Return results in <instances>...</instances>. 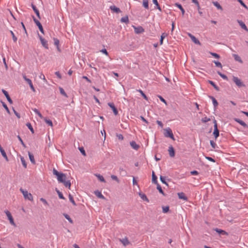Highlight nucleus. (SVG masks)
Here are the masks:
<instances>
[{
	"label": "nucleus",
	"mask_w": 248,
	"mask_h": 248,
	"mask_svg": "<svg viewBox=\"0 0 248 248\" xmlns=\"http://www.w3.org/2000/svg\"><path fill=\"white\" fill-rule=\"evenodd\" d=\"M53 174L57 176L58 181L59 183L64 182V181L66 179L65 174L59 172L55 168L53 170Z\"/></svg>",
	"instance_id": "nucleus-1"
},
{
	"label": "nucleus",
	"mask_w": 248,
	"mask_h": 248,
	"mask_svg": "<svg viewBox=\"0 0 248 248\" xmlns=\"http://www.w3.org/2000/svg\"><path fill=\"white\" fill-rule=\"evenodd\" d=\"M20 192L22 193L24 198L26 200H28L30 201H33V197L31 193H29L27 190L23 189V188H20Z\"/></svg>",
	"instance_id": "nucleus-2"
},
{
	"label": "nucleus",
	"mask_w": 248,
	"mask_h": 248,
	"mask_svg": "<svg viewBox=\"0 0 248 248\" xmlns=\"http://www.w3.org/2000/svg\"><path fill=\"white\" fill-rule=\"evenodd\" d=\"M4 212L6 214L8 219L9 220L10 223L12 225H13L14 226H16V224H15V223L14 222V219L13 218V217H12L11 213L8 210L5 211Z\"/></svg>",
	"instance_id": "nucleus-3"
},
{
	"label": "nucleus",
	"mask_w": 248,
	"mask_h": 248,
	"mask_svg": "<svg viewBox=\"0 0 248 248\" xmlns=\"http://www.w3.org/2000/svg\"><path fill=\"white\" fill-rule=\"evenodd\" d=\"M232 79L233 82L236 84L239 87L245 86V85L243 83L241 80L238 78L236 77L233 76Z\"/></svg>",
	"instance_id": "nucleus-4"
},
{
	"label": "nucleus",
	"mask_w": 248,
	"mask_h": 248,
	"mask_svg": "<svg viewBox=\"0 0 248 248\" xmlns=\"http://www.w3.org/2000/svg\"><path fill=\"white\" fill-rule=\"evenodd\" d=\"M165 136L166 137H170L172 140H174L172 130L170 128L165 130Z\"/></svg>",
	"instance_id": "nucleus-5"
},
{
	"label": "nucleus",
	"mask_w": 248,
	"mask_h": 248,
	"mask_svg": "<svg viewBox=\"0 0 248 248\" xmlns=\"http://www.w3.org/2000/svg\"><path fill=\"white\" fill-rule=\"evenodd\" d=\"M214 131L213 132V134L215 137L216 139H217L219 136V131L217 129V122L216 120L214 121Z\"/></svg>",
	"instance_id": "nucleus-6"
},
{
	"label": "nucleus",
	"mask_w": 248,
	"mask_h": 248,
	"mask_svg": "<svg viewBox=\"0 0 248 248\" xmlns=\"http://www.w3.org/2000/svg\"><path fill=\"white\" fill-rule=\"evenodd\" d=\"M39 39L42 46L46 49L48 48L47 41L38 34Z\"/></svg>",
	"instance_id": "nucleus-7"
},
{
	"label": "nucleus",
	"mask_w": 248,
	"mask_h": 248,
	"mask_svg": "<svg viewBox=\"0 0 248 248\" xmlns=\"http://www.w3.org/2000/svg\"><path fill=\"white\" fill-rule=\"evenodd\" d=\"M132 27L134 29L135 32L137 34H140L144 31V29L141 26L136 27L132 26Z\"/></svg>",
	"instance_id": "nucleus-8"
},
{
	"label": "nucleus",
	"mask_w": 248,
	"mask_h": 248,
	"mask_svg": "<svg viewBox=\"0 0 248 248\" xmlns=\"http://www.w3.org/2000/svg\"><path fill=\"white\" fill-rule=\"evenodd\" d=\"M33 20H34V22L35 23L36 25L38 27V28H39L40 31L42 33H44V30H43V27H42L41 23L39 21V20L36 19L34 16H33Z\"/></svg>",
	"instance_id": "nucleus-9"
},
{
	"label": "nucleus",
	"mask_w": 248,
	"mask_h": 248,
	"mask_svg": "<svg viewBox=\"0 0 248 248\" xmlns=\"http://www.w3.org/2000/svg\"><path fill=\"white\" fill-rule=\"evenodd\" d=\"M108 105L109 107L112 109L113 113L115 115H117L118 114V111L116 108L115 107L114 104L113 103H108Z\"/></svg>",
	"instance_id": "nucleus-10"
},
{
	"label": "nucleus",
	"mask_w": 248,
	"mask_h": 248,
	"mask_svg": "<svg viewBox=\"0 0 248 248\" xmlns=\"http://www.w3.org/2000/svg\"><path fill=\"white\" fill-rule=\"evenodd\" d=\"M188 36L191 38V40L196 44L200 45V41L192 34L190 33H188Z\"/></svg>",
	"instance_id": "nucleus-11"
},
{
	"label": "nucleus",
	"mask_w": 248,
	"mask_h": 248,
	"mask_svg": "<svg viewBox=\"0 0 248 248\" xmlns=\"http://www.w3.org/2000/svg\"><path fill=\"white\" fill-rule=\"evenodd\" d=\"M2 92L3 93V94H4V95L5 96V97H6V98H7L8 101L9 102V103L12 104L13 101H12V99H11L10 96L9 95L8 92L7 91H6L5 90H4V89L2 90Z\"/></svg>",
	"instance_id": "nucleus-12"
},
{
	"label": "nucleus",
	"mask_w": 248,
	"mask_h": 248,
	"mask_svg": "<svg viewBox=\"0 0 248 248\" xmlns=\"http://www.w3.org/2000/svg\"><path fill=\"white\" fill-rule=\"evenodd\" d=\"M168 151H169V155L170 157H173L174 156L175 152H174V148H173V147L172 146H170L169 147Z\"/></svg>",
	"instance_id": "nucleus-13"
},
{
	"label": "nucleus",
	"mask_w": 248,
	"mask_h": 248,
	"mask_svg": "<svg viewBox=\"0 0 248 248\" xmlns=\"http://www.w3.org/2000/svg\"><path fill=\"white\" fill-rule=\"evenodd\" d=\"M130 144L131 147L136 150H138L140 148V146L138 145L135 141H131Z\"/></svg>",
	"instance_id": "nucleus-14"
},
{
	"label": "nucleus",
	"mask_w": 248,
	"mask_h": 248,
	"mask_svg": "<svg viewBox=\"0 0 248 248\" xmlns=\"http://www.w3.org/2000/svg\"><path fill=\"white\" fill-rule=\"evenodd\" d=\"M234 121L235 122H237L238 123H239V124H240L241 125H242L244 127H248L247 124L244 121H243L242 120H240L239 119L235 118L234 119Z\"/></svg>",
	"instance_id": "nucleus-15"
},
{
	"label": "nucleus",
	"mask_w": 248,
	"mask_h": 248,
	"mask_svg": "<svg viewBox=\"0 0 248 248\" xmlns=\"http://www.w3.org/2000/svg\"><path fill=\"white\" fill-rule=\"evenodd\" d=\"M237 22L239 23V25L241 26V27L243 29H244V30H245V31H248V29L246 25H245V24L243 21H242L241 20H238Z\"/></svg>",
	"instance_id": "nucleus-16"
},
{
	"label": "nucleus",
	"mask_w": 248,
	"mask_h": 248,
	"mask_svg": "<svg viewBox=\"0 0 248 248\" xmlns=\"http://www.w3.org/2000/svg\"><path fill=\"white\" fill-rule=\"evenodd\" d=\"M0 153H1L2 156L6 159V161H8V159L7 156L6 155V154L5 151L4 150V149L1 147L0 145Z\"/></svg>",
	"instance_id": "nucleus-17"
},
{
	"label": "nucleus",
	"mask_w": 248,
	"mask_h": 248,
	"mask_svg": "<svg viewBox=\"0 0 248 248\" xmlns=\"http://www.w3.org/2000/svg\"><path fill=\"white\" fill-rule=\"evenodd\" d=\"M178 196L179 199L184 200V201H187V198L185 194L183 192H180L178 193Z\"/></svg>",
	"instance_id": "nucleus-18"
},
{
	"label": "nucleus",
	"mask_w": 248,
	"mask_h": 248,
	"mask_svg": "<svg viewBox=\"0 0 248 248\" xmlns=\"http://www.w3.org/2000/svg\"><path fill=\"white\" fill-rule=\"evenodd\" d=\"M110 9L112 11H113V12H115L116 13H119L121 12V10H120V8L116 7L114 5L110 6Z\"/></svg>",
	"instance_id": "nucleus-19"
},
{
	"label": "nucleus",
	"mask_w": 248,
	"mask_h": 248,
	"mask_svg": "<svg viewBox=\"0 0 248 248\" xmlns=\"http://www.w3.org/2000/svg\"><path fill=\"white\" fill-rule=\"evenodd\" d=\"M174 5L175 6L177 7L179 9V10H181L182 15H184L185 14V11L184 9L182 6V5L178 3H175Z\"/></svg>",
	"instance_id": "nucleus-20"
},
{
	"label": "nucleus",
	"mask_w": 248,
	"mask_h": 248,
	"mask_svg": "<svg viewBox=\"0 0 248 248\" xmlns=\"http://www.w3.org/2000/svg\"><path fill=\"white\" fill-rule=\"evenodd\" d=\"M152 182L153 183H155V184H158V182H157V177L155 175V173L154 172V171H152Z\"/></svg>",
	"instance_id": "nucleus-21"
},
{
	"label": "nucleus",
	"mask_w": 248,
	"mask_h": 248,
	"mask_svg": "<svg viewBox=\"0 0 248 248\" xmlns=\"http://www.w3.org/2000/svg\"><path fill=\"white\" fill-rule=\"evenodd\" d=\"M209 97L212 99L214 108H216V107L218 106V103L217 100L212 96H209Z\"/></svg>",
	"instance_id": "nucleus-22"
},
{
	"label": "nucleus",
	"mask_w": 248,
	"mask_h": 248,
	"mask_svg": "<svg viewBox=\"0 0 248 248\" xmlns=\"http://www.w3.org/2000/svg\"><path fill=\"white\" fill-rule=\"evenodd\" d=\"M31 7L32 8L33 11L35 13L36 16L38 17V18H40V17L39 12L38 10L37 9V8L36 7V6L34 5H33V4H32Z\"/></svg>",
	"instance_id": "nucleus-23"
},
{
	"label": "nucleus",
	"mask_w": 248,
	"mask_h": 248,
	"mask_svg": "<svg viewBox=\"0 0 248 248\" xmlns=\"http://www.w3.org/2000/svg\"><path fill=\"white\" fill-rule=\"evenodd\" d=\"M232 56L236 61H237L240 63L243 62V61L241 60V58L237 54H234L232 55Z\"/></svg>",
	"instance_id": "nucleus-24"
},
{
	"label": "nucleus",
	"mask_w": 248,
	"mask_h": 248,
	"mask_svg": "<svg viewBox=\"0 0 248 248\" xmlns=\"http://www.w3.org/2000/svg\"><path fill=\"white\" fill-rule=\"evenodd\" d=\"M28 155L31 162L33 164H35V161L33 155L32 154H31L30 152H28Z\"/></svg>",
	"instance_id": "nucleus-25"
},
{
	"label": "nucleus",
	"mask_w": 248,
	"mask_h": 248,
	"mask_svg": "<svg viewBox=\"0 0 248 248\" xmlns=\"http://www.w3.org/2000/svg\"><path fill=\"white\" fill-rule=\"evenodd\" d=\"M213 4H214V5L215 6H216L217 8V9L220 10L221 11L223 10V9L222 8L221 6L219 4V3L218 2L213 1Z\"/></svg>",
	"instance_id": "nucleus-26"
},
{
	"label": "nucleus",
	"mask_w": 248,
	"mask_h": 248,
	"mask_svg": "<svg viewBox=\"0 0 248 248\" xmlns=\"http://www.w3.org/2000/svg\"><path fill=\"white\" fill-rule=\"evenodd\" d=\"M62 183L65 187H68L69 189H70L71 183H70V181H69V180L66 181L65 180L64 181V182H62Z\"/></svg>",
	"instance_id": "nucleus-27"
},
{
	"label": "nucleus",
	"mask_w": 248,
	"mask_h": 248,
	"mask_svg": "<svg viewBox=\"0 0 248 248\" xmlns=\"http://www.w3.org/2000/svg\"><path fill=\"white\" fill-rule=\"evenodd\" d=\"M139 195H140V197L141 198V199L142 200H143V201H146L147 202H149L148 198L147 197V196H146L145 194L140 193Z\"/></svg>",
	"instance_id": "nucleus-28"
},
{
	"label": "nucleus",
	"mask_w": 248,
	"mask_h": 248,
	"mask_svg": "<svg viewBox=\"0 0 248 248\" xmlns=\"http://www.w3.org/2000/svg\"><path fill=\"white\" fill-rule=\"evenodd\" d=\"M215 231L219 234H225V235H227L228 234L227 232H226L225 231H223L222 230H221V229H219L218 228H216L215 229Z\"/></svg>",
	"instance_id": "nucleus-29"
},
{
	"label": "nucleus",
	"mask_w": 248,
	"mask_h": 248,
	"mask_svg": "<svg viewBox=\"0 0 248 248\" xmlns=\"http://www.w3.org/2000/svg\"><path fill=\"white\" fill-rule=\"evenodd\" d=\"M121 21L122 22H124V23H128V22H129V19H128V16H124V17H122L121 19Z\"/></svg>",
	"instance_id": "nucleus-30"
},
{
	"label": "nucleus",
	"mask_w": 248,
	"mask_h": 248,
	"mask_svg": "<svg viewBox=\"0 0 248 248\" xmlns=\"http://www.w3.org/2000/svg\"><path fill=\"white\" fill-rule=\"evenodd\" d=\"M167 36V34L166 33H163L160 37V44L161 45L163 44V39Z\"/></svg>",
	"instance_id": "nucleus-31"
},
{
	"label": "nucleus",
	"mask_w": 248,
	"mask_h": 248,
	"mask_svg": "<svg viewBox=\"0 0 248 248\" xmlns=\"http://www.w3.org/2000/svg\"><path fill=\"white\" fill-rule=\"evenodd\" d=\"M95 176L97 177V178L102 182H106V181L103 176L99 174H96Z\"/></svg>",
	"instance_id": "nucleus-32"
},
{
	"label": "nucleus",
	"mask_w": 248,
	"mask_h": 248,
	"mask_svg": "<svg viewBox=\"0 0 248 248\" xmlns=\"http://www.w3.org/2000/svg\"><path fill=\"white\" fill-rule=\"evenodd\" d=\"M121 241L124 246H126L129 244V242L127 238H124L122 240H121Z\"/></svg>",
	"instance_id": "nucleus-33"
},
{
	"label": "nucleus",
	"mask_w": 248,
	"mask_h": 248,
	"mask_svg": "<svg viewBox=\"0 0 248 248\" xmlns=\"http://www.w3.org/2000/svg\"><path fill=\"white\" fill-rule=\"evenodd\" d=\"M20 159H21V163H22L23 167L25 168H27V164L26 163V161H25L24 158L23 156H20Z\"/></svg>",
	"instance_id": "nucleus-34"
},
{
	"label": "nucleus",
	"mask_w": 248,
	"mask_h": 248,
	"mask_svg": "<svg viewBox=\"0 0 248 248\" xmlns=\"http://www.w3.org/2000/svg\"><path fill=\"white\" fill-rule=\"evenodd\" d=\"M143 6L144 7L147 9H148V1L147 0H143Z\"/></svg>",
	"instance_id": "nucleus-35"
},
{
	"label": "nucleus",
	"mask_w": 248,
	"mask_h": 248,
	"mask_svg": "<svg viewBox=\"0 0 248 248\" xmlns=\"http://www.w3.org/2000/svg\"><path fill=\"white\" fill-rule=\"evenodd\" d=\"M217 73L224 79L225 80H228V78L227 77L224 75V74H222L221 72H220L219 71H217Z\"/></svg>",
	"instance_id": "nucleus-36"
},
{
	"label": "nucleus",
	"mask_w": 248,
	"mask_h": 248,
	"mask_svg": "<svg viewBox=\"0 0 248 248\" xmlns=\"http://www.w3.org/2000/svg\"><path fill=\"white\" fill-rule=\"evenodd\" d=\"M56 191L58 194L59 198L61 199H64V197L63 196L62 192H61L57 188H56Z\"/></svg>",
	"instance_id": "nucleus-37"
},
{
	"label": "nucleus",
	"mask_w": 248,
	"mask_h": 248,
	"mask_svg": "<svg viewBox=\"0 0 248 248\" xmlns=\"http://www.w3.org/2000/svg\"><path fill=\"white\" fill-rule=\"evenodd\" d=\"M23 78L29 84V85L32 83L31 80L30 79L27 78L25 75H23Z\"/></svg>",
	"instance_id": "nucleus-38"
},
{
	"label": "nucleus",
	"mask_w": 248,
	"mask_h": 248,
	"mask_svg": "<svg viewBox=\"0 0 248 248\" xmlns=\"http://www.w3.org/2000/svg\"><path fill=\"white\" fill-rule=\"evenodd\" d=\"M44 121H45V122L47 124H48L49 125L51 126H53V124H52V122L51 120H47V119L44 118Z\"/></svg>",
	"instance_id": "nucleus-39"
},
{
	"label": "nucleus",
	"mask_w": 248,
	"mask_h": 248,
	"mask_svg": "<svg viewBox=\"0 0 248 248\" xmlns=\"http://www.w3.org/2000/svg\"><path fill=\"white\" fill-rule=\"evenodd\" d=\"M153 2L156 6V8L159 10L161 11V9L159 6L158 1L157 0H153Z\"/></svg>",
	"instance_id": "nucleus-40"
},
{
	"label": "nucleus",
	"mask_w": 248,
	"mask_h": 248,
	"mask_svg": "<svg viewBox=\"0 0 248 248\" xmlns=\"http://www.w3.org/2000/svg\"><path fill=\"white\" fill-rule=\"evenodd\" d=\"M95 195L99 198L101 199H104V196L100 192L96 191L95 192Z\"/></svg>",
	"instance_id": "nucleus-41"
},
{
	"label": "nucleus",
	"mask_w": 248,
	"mask_h": 248,
	"mask_svg": "<svg viewBox=\"0 0 248 248\" xmlns=\"http://www.w3.org/2000/svg\"><path fill=\"white\" fill-rule=\"evenodd\" d=\"M209 83L212 85L216 90L218 91L219 90L218 87L215 84L213 81L209 80Z\"/></svg>",
	"instance_id": "nucleus-42"
},
{
	"label": "nucleus",
	"mask_w": 248,
	"mask_h": 248,
	"mask_svg": "<svg viewBox=\"0 0 248 248\" xmlns=\"http://www.w3.org/2000/svg\"><path fill=\"white\" fill-rule=\"evenodd\" d=\"M156 185H157V190L159 191V192L160 193H161L162 194H163L164 195V193L163 191V190L162 189V188H161V186H160V185L159 184H157Z\"/></svg>",
	"instance_id": "nucleus-43"
},
{
	"label": "nucleus",
	"mask_w": 248,
	"mask_h": 248,
	"mask_svg": "<svg viewBox=\"0 0 248 248\" xmlns=\"http://www.w3.org/2000/svg\"><path fill=\"white\" fill-rule=\"evenodd\" d=\"M69 199L70 201L74 205H76V202H75L73 196L71 195H69Z\"/></svg>",
	"instance_id": "nucleus-44"
},
{
	"label": "nucleus",
	"mask_w": 248,
	"mask_h": 248,
	"mask_svg": "<svg viewBox=\"0 0 248 248\" xmlns=\"http://www.w3.org/2000/svg\"><path fill=\"white\" fill-rule=\"evenodd\" d=\"M169 207L168 206L162 207V211L164 213H167L169 211Z\"/></svg>",
	"instance_id": "nucleus-45"
},
{
	"label": "nucleus",
	"mask_w": 248,
	"mask_h": 248,
	"mask_svg": "<svg viewBox=\"0 0 248 248\" xmlns=\"http://www.w3.org/2000/svg\"><path fill=\"white\" fill-rule=\"evenodd\" d=\"M63 216L70 223H73V220H72V219L70 218L68 215L66 214H64Z\"/></svg>",
	"instance_id": "nucleus-46"
},
{
	"label": "nucleus",
	"mask_w": 248,
	"mask_h": 248,
	"mask_svg": "<svg viewBox=\"0 0 248 248\" xmlns=\"http://www.w3.org/2000/svg\"><path fill=\"white\" fill-rule=\"evenodd\" d=\"M27 126L29 128V129L31 131L32 133H34L33 129L31 125V124L29 123L26 124Z\"/></svg>",
	"instance_id": "nucleus-47"
},
{
	"label": "nucleus",
	"mask_w": 248,
	"mask_h": 248,
	"mask_svg": "<svg viewBox=\"0 0 248 248\" xmlns=\"http://www.w3.org/2000/svg\"><path fill=\"white\" fill-rule=\"evenodd\" d=\"M210 54L213 56V57H214L215 58H217V59H219L220 58V56L218 54H217V53H214V52H210Z\"/></svg>",
	"instance_id": "nucleus-48"
},
{
	"label": "nucleus",
	"mask_w": 248,
	"mask_h": 248,
	"mask_svg": "<svg viewBox=\"0 0 248 248\" xmlns=\"http://www.w3.org/2000/svg\"><path fill=\"white\" fill-rule=\"evenodd\" d=\"M213 62L217 67L222 68V64L220 62L215 61H214Z\"/></svg>",
	"instance_id": "nucleus-49"
},
{
	"label": "nucleus",
	"mask_w": 248,
	"mask_h": 248,
	"mask_svg": "<svg viewBox=\"0 0 248 248\" xmlns=\"http://www.w3.org/2000/svg\"><path fill=\"white\" fill-rule=\"evenodd\" d=\"M10 33H11V35H12V38H13V41H14L15 42H16V41H17V38H16V36L15 35L14 33L13 32V31H10Z\"/></svg>",
	"instance_id": "nucleus-50"
},
{
	"label": "nucleus",
	"mask_w": 248,
	"mask_h": 248,
	"mask_svg": "<svg viewBox=\"0 0 248 248\" xmlns=\"http://www.w3.org/2000/svg\"><path fill=\"white\" fill-rule=\"evenodd\" d=\"M139 92L140 93L141 95L143 96V97L146 99L148 100V98L146 96V95L145 94V93L143 92V91L141 90H139Z\"/></svg>",
	"instance_id": "nucleus-51"
},
{
	"label": "nucleus",
	"mask_w": 248,
	"mask_h": 248,
	"mask_svg": "<svg viewBox=\"0 0 248 248\" xmlns=\"http://www.w3.org/2000/svg\"><path fill=\"white\" fill-rule=\"evenodd\" d=\"M60 93L65 97H67L66 93L62 88H60Z\"/></svg>",
	"instance_id": "nucleus-52"
},
{
	"label": "nucleus",
	"mask_w": 248,
	"mask_h": 248,
	"mask_svg": "<svg viewBox=\"0 0 248 248\" xmlns=\"http://www.w3.org/2000/svg\"><path fill=\"white\" fill-rule=\"evenodd\" d=\"M54 40V45L56 46H59V40L57 39V38H54L53 39Z\"/></svg>",
	"instance_id": "nucleus-53"
},
{
	"label": "nucleus",
	"mask_w": 248,
	"mask_h": 248,
	"mask_svg": "<svg viewBox=\"0 0 248 248\" xmlns=\"http://www.w3.org/2000/svg\"><path fill=\"white\" fill-rule=\"evenodd\" d=\"M79 150L83 155H84V156L86 155V153H85V151L83 147L79 148Z\"/></svg>",
	"instance_id": "nucleus-54"
},
{
	"label": "nucleus",
	"mask_w": 248,
	"mask_h": 248,
	"mask_svg": "<svg viewBox=\"0 0 248 248\" xmlns=\"http://www.w3.org/2000/svg\"><path fill=\"white\" fill-rule=\"evenodd\" d=\"M17 138L20 141V142H21V144L24 147H26V145L25 144H24L23 141L21 139V137L18 135L17 136Z\"/></svg>",
	"instance_id": "nucleus-55"
},
{
	"label": "nucleus",
	"mask_w": 248,
	"mask_h": 248,
	"mask_svg": "<svg viewBox=\"0 0 248 248\" xmlns=\"http://www.w3.org/2000/svg\"><path fill=\"white\" fill-rule=\"evenodd\" d=\"M3 59V63L4 64L5 69H6V70H7L8 67V65H7L6 62L5 58L4 56H3V59Z\"/></svg>",
	"instance_id": "nucleus-56"
},
{
	"label": "nucleus",
	"mask_w": 248,
	"mask_h": 248,
	"mask_svg": "<svg viewBox=\"0 0 248 248\" xmlns=\"http://www.w3.org/2000/svg\"><path fill=\"white\" fill-rule=\"evenodd\" d=\"M2 106L3 107L5 108V109H6V111L8 113H10V110L7 107V105L4 103H2Z\"/></svg>",
	"instance_id": "nucleus-57"
},
{
	"label": "nucleus",
	"mask_w": 248,
	"mask_h": 248,
	"mask_svg": "<svg viewBox=\"0 0 248 248\" xmlns=\"http://www.w3.org/2000/svg\"><path fill=\"white\" fill-rule=\"evenodd\" d=\"M210 121V119L205 117L204 118H202V121L203 123H206Z\"/></svg>",
	"instance_id": "nucleus-58"
},
{
	"label": "nucleus",
	"mask_w": 248,
	"mask_h": 248,
	"mask_svg": "<svg viewBox=\"0 0 248 248\" xmlns=\"http://www.w3.org/2000/svg\"><path fill=\"white\" fill-rule=\"evenodd\" d=\"M160 180L162 183L167 185L166 182L165 181V178L162 176H160Z\"/></svg>",
	"instance_id": "nucleus-59"
},
{
	"label": "nucleus",
	"mask_w": 248,
	"mask_h": 248,
	"mask_svg": "<svg viewBox=\"0 0 248 248\" xmlns=\"http://www.w3.org/2000/svg\"><path fill=\"white\" fill-rule=\"evenodd\" d=\"M40 200L43 202V203L45 205H48L47 202L43 198H40Z\"/></svg>",
	"instance_id": "nucleus-60"
},
{
	"label": "nucleus",
	"mask_w": 248,
	"mask_h": 248,
	"mask_svg": "<svg viewBox=\"0 0 248 248\" xmlns=\"http://www.w3.org/2000/svg\"><path fill=\"white\" fill-rule=\"evenodd\" d=\"M39 78L41 79H42L43 80H44V81L46 82V80L45 78V75L44 74H43L42 73H41L39 76Z\"/></svg>",
	"instance_id": "nucleus-61"
},
{
	"label": "nucleus",
	"mask_w": 248,
	"mask_h": 248,
	"mask_svg": "<svg viewBox=\"0 0 248 248\" xmlns=\"http://www.w3.org/2000/svg\"><path fill=\"white\" fill-rule=\"evenodd\" d=\"M210 145L213 148H215L216 144L214 142L213 140H210Z\"/></svg>",
	"instance_id": "nucleus-62"
},
{
	"label": "nucleus",
	"mask_w": 248,
	"mask_h": 248,
	"mask_svg": "<svg viewBox=\"0 0 248 248\" xmlns=\"http://www.w3.org/2000/svg\"><path fill=\"white\" fill-rule=\"evenodd\" d=\"M100 51L102 53L105 54L106 55H107V56L108 55V52L105 48L102 49V50H100Z\"/></svg>",
	"instance_id": "nucleus-63"
},
{
	"label": "nucleus",
	"mask_w": 248,
	"mask_h": 248,
	"mask_svg": "<svg viewBox=\"0 0 248 248\" xmlns=\"http://www.w3.org/2000/svg\"><path fill=\"white\" fill-rule=\"evenodd\" d=\"M111 178H112V180H115L117 182L119 181L118 177L116 175H112L111 176Z\"/></svg>",
	"instance_id": "nucleus-64"
}]
</instances>
